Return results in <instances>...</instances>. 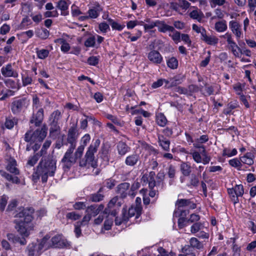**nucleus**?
I'll return each instance as SVG.
<instances>
[{"label":"nucleus","mask_w":256,"mask_h":256,"mask_svg":"<svg viewBox=\"0 0 256 256\" xmlns=\"http://www.w3.org/2000/svg\"><path fill=\"white\" fill-rule=\"evenodd\" d=\"M34 212V210L32 208H26L14 215L16 218H22L20 220H15L16 224V228L19 234L24 238L30 235V231L33 229L34 226L31 222L33 218L32 214Z\"/></svg>","instance_id":"obj_1"},{"label":"nucleus","mask_w":256,"mask_h":256,"mask_svg":"<svg viewBox=\"0 0 256 256\" xmlns=\"http://www.w3.org/2000/svg\"><path fill=\"white\" fill-rule=\"evenodd\" d=\"M56 169V160L51 157L42 158L38 166L36 171L32 174L34 180H37L40 177L43 183L46 182L48 176H53Z\"/></svg>","instance_id":"obj_2"},{"label":"nucleus","mask_w":256,"mask_h":256,"mask_svg":"<svg viewBox=\"0 0 256 256\" xmlns=\"http://www.w3.org/2000/svg\"><path fill=\"white\" fill-rule=\"evenodd\" d=\"M47 130L46 126L44 124L40 128H38L34 132L28 130L26 133L24 138V140L26 142H30L26 145V151L32 150L31 146L32 144L35 142H41L44 139L46 136Z\"/></svg>","instance_id":"obj_3"},{"label":"nucleus","mask_w":256,"mask_h":256,"mask_svg":"<svg viewBox=\"0 0 256 256\" xmlns=\"http://www.w3.org/2000/svg\"><path fill=\"white\" fill-rule=\"evenodd\" d=\"M100 143V141L99 139H96L94 142H92L88 148L84 155V158L80 161V166L84 167L87 164H90L92 166H94V154L97 152Z\"/></svg>","instance_id":"obj_4"},{"label":"nucleus","mask_w":256,"mask_h":256,"mask_svg":"<svg viewBox=\"0 0 256 256\" xmlns=\"http://www.w3.org/2000/svg\"><path fill=\"white\" fill-rule=\"evenodd\" d=\"M74 150V149L68 148L61 162L62 164V168L64 170H70L71 166L76 162L77 159L76 156H72Z\"/></svg>","instance_id":"obj_5"},{"label":"nucleus","mask_w":256,"mask_h":256,"mask_svg":"<svg viewBox=\"0 0 256 256\" xmlns=\"http://www.w3.org/2000/svg\"><path fill=\"white\" fill-rule=\"evenodd\" d=\"M50 247L57 248H68L70 242L64 238L62 235H56L51 239Z\"/></svg>","instance_id":"obj_6"},{"label":"nucleus","mask_w":256,"mask_h":256,"mask_svg":"<svg viewBox=\"0 0 256 256\" xmlns=\"http://www.w3.org/2000/svg\"><path fill=\"white\" fill-rule=\"evenodd\" d=\"M78 135V134L76 126H71L69 128L66 138L68 143L70 144L68 148H69L75 149L76 145Z\"/></svg>","instance_id":"obj_7"},{"label":"nucleus","mask_w":256,"mask_h":256,"mask_svg":"<svg viewBox=\"0 0 256 256\" xmlns=\"http://www.w3.org/2000/svg\"><path fill=\"white\" fill-rule=\"evenodd\" d=\"M44 110L42 108H40L36 112L34 110L30 122L34 124L36 126H40L44 120Z\"/></svg>","instance_id":"obj_8"},{"label":"nucleus","mask_w":256,"mask_h":256,"mask_svg":"<svg viewBox=\"0 0 256 256\" xmlns=\"http://www.w3.org/2000/svg\"><path fill=\"white\" fill-rule=\"evenodd\" d=\"M26 107V100L24 98L14 100L11 104V110L14 114H19L23 108Z\"/></svg>","instance_id":"obj_9"},{"label":"nucleus","mask_w":256,"mask_h":256,"mask_svg":"<svg viewBox=\"0 0 256 256\" xmlns=\"http://www.w3.org/2000/svg\"><path fill=\"white\" fill-rule=\"evenodd\" d=\"M130 184L128 182H123L116 187V192L120 198H125L128 195Z\"/></svg>","instance_id":"obj_10"},{"label":"nucleus","mask_w":256,"mask_h":256,"mask_svg":"<svg viewBox=\"0 0 256 256\" xmlns=\"http://www.w3.org/2000/svg\"><path fill=\"white\" fill-rule=\"evenodd\" d=\"M229 26L232 33L236 36L238 40H240L242 34L241 25L236 20L230 22Z\"/></svg>","instance_id":"obj_11"},{"label":"nucleus","mask_w":256,"mask_h":256,"mask_svg":"<svg viewBox=\"0 0 256 256\" xmlns=\"http://www.w3.org/2000/svg\"><path fill=\"white\" fill-rule=\"evenodd\" d=\"M1 72L4 77L17 78L18 76V73L12 68L11 64H8L2 67Z\"/></svg>","instance_id":"obj_12"},{"label":"nucleus","mask_w":256,"mask_h":256,"mask_svg":"<svg viewBox=\"0 0 256 256\" xmlns=\"http://www.w3.org/2000/svg\"><path fill=\"white\" fill-rule=\"evenodd\" d=\"M176 206L178 208L176 210H179L181 208L186 206H188L190 209L193 210L196 206V204L188 199H178L176 202Z\"/></svg>","instance_id":"obj_13"},{"label":"nucleus","mask_w":256,"mask_h":256,"mask_svg":"<svg viewBox=\"0 0 256 256\" xmlns=\"http://www.w3.org/2000/svg\"><path fill=\"white\" fill-rule=\"evenodd\" d=\"M150 61L155 64H160L163 60L162 56L157 50H152L148 55Z\"/></svg>","instance_id":"obj_14"},{"label":"nucleus","mask_w":256,"mask_h":256,"mask_svg":"<svg viewBox=\"0 0 256 256\" xmlns=\"http://www.w3.org/2000/svg\"><path fill=\"white\" fill-rule=\"evenodd\" d=\"M104 208V206L102 204L97 205L93 204L88 206L86 210V214H89L92 216H96L100 212H102Z\"/></svg>","instance_id":"obj_15"},{"label":"nucleus","mask_w":256,"mask_h":256,"mask_svg":"<svg viewBox=\"0 0 256 256\" xmlns=\"http://www.w3.org/2000/svg\"><path fill=\"white\" fill-rule=\"evenodd\" d=\"M102 10V8L100 4L98 2H96L94 6L88 10V14L90 18H96L98 16Z\"/></svg>","instance_id":"obj_16"},{"label":"nucleus","mask_w":256,"mask_h":256,"mask_svg":"<svg viewBox=\"0 0 256 256\" xmlns=\"http://www.w3.org/2000/svg\"><path fill=\"white\" fill-rule=\"evenodd\" d=\"M7 238L12 243H20L22 246L26 244V240L23 236H22V238H20L18 236H16L13 234H7Z\"/></svg>","instance_id":"obj_17"},{"label":"nucleus","mask_w":256,"mask_h":256,"mask_svg":"<svg viewBox=\"0 0 256 256\" xmlns=\"http://www.w3.org/2000/svg\"><path fill=\"white\" fill-rule=\"evenodd\" d=\"M142 207H136L134 206H132L128 209L127 216L128 218L134 216H136V218H138L142 214Z\"/></svg>","instance_id":"obj_18"},{"label":"nucleus","mask_w":256,"mask_h":256,"mask_svg":"<svg viewBox=\"0 0 256 256\" xmlns=\"http://www.w3.org/2000/svg\"><path fill=\"white\" fill-rule=\"evenodd\" d=\"M140 162V156L137 154H132L128 156L125 160L126 166H133Z\"/></svg>","instance_id":"obj_19"},{"label":"nucleus","mask_w":256,"mask_h":256,"mask_svg":"<svg viewBox=\"0 0 256 256\" xmlns=\"http://www.w3.org/2000/svg\"><path fill=\"white\" fill-rule=\"evenodd\" d=\"M120 198L119 196H116L114 197L108 203L107 208H105L104 210V212H110V208H113L115 207L118 208L120 206L122 203L120 202H118V200Z\"/></svg>","instance_id":"obj_20"},{"label":"nucleus","mask_w":256,"mask_h":256,"mask_svg":"<svg viewBox=\"0 0 256 256\" xmlns=\"http://www.w3.org/2000/svg\"><path fill=\"white\" fill-rule=\"evenodd\" d=\"M201 39L208 44L215 45L218 44V39L214 36H207L206 32L201 37Z\"/></svg>","instance_id":"obj_21"},{"label":"nucleus","mask_w":256,"mask_h":256,"mask_svg":"<svg viewBox=\"0 0 256 256\" xmlns=\"http://www.w3.org/2000/svg\"><path fill=\"white\" fill-rule=\"evenodd\" d=\"M16 162L15 160L10 158L8 161V164L6 166V170L10 172L13 173L15 174H18L19 171L16 168Z\"/></svg>","instance_id":"obj_22"},{"label":"nucleus","mask_w":256,"mask_h":256,"mask_svg":"<svg viewBox=\"0 0 256 256\" xmlns=\"http://www.w3.org/2000/svg\"><path fill=\"white\" fill-rule=\"evenodd\" d=\"M118 153L121 156H124L130 150V148L124 142H120L117 145Z\"/></svg>","instance_id":"obj_23"},{"label":"nucleus","mask_w":256,"mask_h":256,"mask_svg":"<svg viewBox=\"0 0 256 256\" xmlns=\"http://www.w3.org/2000/svg\"><path fill=\"white\" fill-rule=\"evenodd\" d=\"M128 220V217L127 216V210L124 208L122 210V214L121 216H117L115 218V224L117 226L120 225L122 223H126Z\"/></svg>","instance_id":"obj_24"},{"label":"nucleus","mask_w":256,"mask_h":256,"mask_svg":"<svg viewBox=\"0 0 256 256\" xmlns=\"http://www.w3.org/2000/svg\"><path fill=\"white\" fill-rule=\"evenodd\" d=\"M158 141L160 145L164 150L168 151L169 150L170 144L169 140L164 138V136L159 134L158 136Z\"/></svg>","instance_id":"obj_25"},{"label":"nucleus","mask_w":256,"mask_h":256,"mask_svg":"<svg viewBox=\"0 0 256 256\" xmlns=\"http://www.w3.org/2000/svg\"><path fill=\"white\" fill-rule=\"evenodd\" d=\"M254 157V156L252 153L247 152L244 156L241 157L240 161L245 164L250 166L254 164L253 159Z\"/></svg>","instance_id":"obj_26"},{"label":"nucleus","mask_w":256,"mask_h":256,"mask_svg":"<svg viewBox=\"0 0 256 256\" xmlns=\"http://www.w3.org/2000/svg\"><path fill=\"white\" fill-rule=\"evenodd\" d=\"M18 119L12 116H8L6 118L4 122V126L8 129H12L14 125L17 124Z\"/></svg>","instance_id":"obj_27"},{"label":"nucleus","mask_w":256,"mask_h":256,"mask_svg":"<svg viewBox=\"0 0 256 256\" xmlns=\"http://www.w3.org/2000/svg\"><path fill=\"white\" fill-rule=\"evenodd\" d=\"M190 16L194 20H196L199 22H200L202 18H204V14L200 10L196 8V10H192L189 14Z\"/></svg>","instance_id":"obj_28"},{"label":"nucleus","mask_w":256,"mask_h":256,"mask_svg":"<svg viewBox=\"0 0 256 256\" xmlns=\"http://www.w3.org/2000/svg\"><path fill=\"white\" fill-rule=\"evenodd\" d=\"M103 188H100L98 191L94 194H92L90 196V200L92 202H99L102 201L104 197V196L100 194L102 192Z\"/></svg>","instance_id":"obj_29"},{"label":"nucleus","mask_w":256,"mask_h":256,"mask_svg":"<svg viewBox=\"0 0 256 256\" xmlns=\"http://www.w3.org/2000/svg\"><path fill=\"white\" fill-rule=\"evenodd\" d=\"M57 8L61 10L62 15L66 16L68 12L66 11L68 9V4L66 2V0H60L57 2Z\"/></svg>","instance_id":"obj_30"},{"label":"nucleus","mask_w":256,"mask_h":256,"mask_svg":"<svg viewBox=\"0 0 256 256\" xmlns=\"http://www.w3.org/2000/svg\"><path fill=\"white\" fill-rule=\"evenodd\" d=\"M228 48L231 50L234 56L240 58V48L237 45L236 42L234 41L228 44Z\"/></svg>","instance_id":"obj_31"},{"label":"nucleus","mask_w":256,"mask_h":256,"mask_svg":"<svg viewBox=\"0 0 256 256\" xmlns=\"http://www.w3.org/2000/svg\"><path fill=\"white\" fill-rule=\"evenodd\" d=\"M226 22L225 20L219 21L215 24V29L218 32H224L227 29Z\"/></svg>","instance_id":"obj_32"},{"label":"nucleus","mask_w":256,"mask_h":256,"mask_svg":"<svg viewBox=\"0 0 256 256\" xmlns=\"http://www.w3.org/2000/svg\"><path fill=\"white\" fill-rule=\"evenodd\" d=\"M190 246L192 248L201 249L203 248V244L196 238H192L190 240Z\"/></svg>","instance_id":"obj_33"},{"label":"nucleus","mask_w":256,"mask_h":256,"mask_svg":"<svg viewBox=\"0 0 256 256\" xmlns=\"http://www.w3.org/2000/svg\"><path fill=\"white\" fill-rule=\"evenodd\" d=\"M180 170L182 174L185 176H188L191 172V167L186 162H183L180 165Z\"/></svg>","instance_id":"obj_34"},{"label":"nucleus","mask_w":256,"mask_h":256,"mask_svg":"<svg viewBox=\"0 0 256 256\" xmlns=\"http://www.w3.org/2000/svg\"><path fill=\"white\" fill-rule=\"evenodd\" d=\"M107 20L113 30H116L120 31L122 30L125 26L124 25H121L110 18H108Z\"/></svg>","instance_id":"obj_35"},{"label":"nucleus","mask_w":256,"mask_h":256,"mask_svg":"<svg viewBox=\"0 0 256 256\" xmlns=\"http://www.w3.org/2000/svg\"><path fill=\"white\" fill-rule=\"evenodd\" d=\"M42 155L40 153L37 152L33 156H30L28 160L27 164L30 166H34L38 161Z\"/></svg>","instance_id":"obj_36"},{"label":"nucleus","mask_w":256,"mask_h":256,"mask_svg":"<svg viewBox=\"0 0 256 256\" xmlns=\"http://www.w3.org/2000/svg\"><path fill=\"white\" fill-rule=\"evenodd\" d=\"M168 67L172 69H176L178 66V60L175 57L169 58L166 60Z\"/></svg>","instance_id":"obj_37"},{"label":"nucleus","mask_w":256,"mask_h":256,"mask_svg":"<svg viewBox=\"0 0 256 256\" xmlns=\"http://www.w3.org/2000/svg\"><path fill=\"white\" fill-rule=\"evenodd\" d=\"M140 187V182L137 181L134 182L131 186L130 189L129 190L128 195L132 198L134 197L136 194V190Z\"/></svg>","instance_id":"obj_38"},{"label":"nucleus","mask_w":256,"mask_h":256,"mask_svg":"<svg viewBox=\"0 0 256 256\" xmlns=\"http://www.w3.org/2000/svg\"><path fill=\"white\" fill-rule=\"evenodd\" d=\"M204 228L203 224L200 222L194 223L190 227V232L192 234H196L198 232Z\"/></svg>","instance_id":"obj_39"},{"label":"nucleus","mask_w":256,"mask_h":256,"mask_svg":"<svg viewBox=\"0 0 256 256\" xmlns=\"http://www.w3.org/2000/svg\"><path fill=\"white\" fill-rule=\"evenodd\" d=\"M60 114L61 113L58 110L54 111L50 116V122H58L60 117Z\"/></svg>","instance_id":"obj_40"},{"label":"nucleus","mask_w":256,"mask_h":256,"mask_svg":"<svg viewBox=\"0 0 256 256\" xmlns=\"http://www.w3.org/2000/svg\"><path fill=\"white\" fill-rule=\"evenodd\" d=\"M36 246V244L34 243L30 244L28 245L26 250L27 256H34Z\"/></svg>","instance_id":"obj_41"},{"label":"nucleus","mask_w":256,"mask_h":256,"mask_svg":"<svg viewBox=\"0 0 256 256\" xmlns=\"http://www.w3.org/2000/svg\"><path fill=\"white\" fill-rule=\"evenodd\" d=\"M36 52L38 57L40 59H44L49 54V51L46 49L39 50L38 48H36Z\"/></svg>","instance_id":"obj_42"},{"label":"nucleus","mask_w":256,"mask_h":256,"mask_svg":"<svg viewBox=\"0 0 256 256\" xmlns=\"http://www.w3.org/2000/svg\"><path fill=\"white\" fill-rule=\"evenodd\" d=\"M237 150L236 148H233L232 150H230L228 148H225L222 151V156L231 157L236 156L237 154Z\"/></svg>","instance_id":"obj_43"},{"label":"nucleus","mask_w":256,"mask_h":256,"mask_svg":"<svg viewBox=\"0 0 256 256\" xmlns=\"http://www.w3.org/2000/svg\"><path fill=\"white\" fill-rule=\"evenodd\" d=\"M36 34L41 39L45 40L48 38L50 32L46 29L42 28L41 30L36 32Z\"/></svg>","instance_id":"obj_44"},{"label":"nucleus","mask_w":256,"mask_h":256,"mask_svg":"<svg viewBox=\"0 0 256 256\" xmlns=\"http://www.w3.org/2000/svg\"><path fill=\"white\" fill-rule=\"evenodd\" d=\"M172 34H169V36L172 38V40L176 43H178L180 40L181 34L180 32L176 31L174 30V32H172Z\"/></svg>","instance_id":"obj_45"},{"label":"nucleus","mask_w":256,"mask_h":256,"mask_svg":"<svg viewBox=\"0 0 256 256\" xmlns=\"http://www.w3.org/2000/svg\"><path fill=\"white\" fill-rule=\"evenodd\" d=\"M8 197L6 195H3L0 198V210L2 212L4 211L5 207L7 204Z\"/></svg>","instance_id":"obj_46"},{"label":"nucleus","mask_w":256,"mask_h":256,"mask_svg":"<svg viewBox=\"0 0 256 256\" xmlns=\"http://www.w3.org/2000/svg\"><path fill=\"white\" fill-rule=\"evenodd\" d=\"M81 215L77 214L75 212H68L66 214V218L68 220H76L80 218Z\"/></svg>","instance_id":"obj_47"},{"label":"nucleus","mask_w":256,"mask_h":256,"mask_svg":"<svg viewBox=\"0 0 256 256\" xmlns=\"http://www.w3.org/2000/svg\"><path fill=\"white\" fill-rule=\"evenodd\" d=\"M167 120L166 118L164 116V115L162 114H160L158 115L156 117V122L157 124L161 126H164L166 124Z\"/></svg>","instance_id":"obj_48"},{"label":"nucleus","mask_w":256,"mask_h":256,"mask_svg":"<svg viewBox=\"0 0 256 256\" xmlns=\"http://www.w3.org/2000/svg\"><path fill=\"white\" fill-rule=\"evenodd\" d=\"M192 249L190 246H186L182 248V252L186 256H196L195 254L192 252Z\"/></svg>","instance_id":"obj_49"},{"label":"nucleus","mask_w":256,"mask_h":256,"mask_svg":"<svg viewBox=\"0 0 256 256\" xmlns=\"http://www.w3.org/2000/svg\"><path fill=\"white\" fill-rule=\"evenodd\" d=\"M96 43V38L94 36L88 37L84 42L86 47H94Z\"/></svg>","instance_id":"obj_50"},{"label":"nucleus","mask_w":256,"mask_h":256,"mask_svg":"<svg viewBox=\"0 0 256 256\" xmlns=\"http://www.w3.org/2000/svg\"><path fill=\"white\" fill-rule=\"evenodd\" d=\"M4 82L6 86L13 89H19L20 86H18L16 84L14 80L10 79H7L4 80Z\"/></svg>","instance_id":"obj_51"},{"label":"nucleus","mask_w":256,"mask_h":256,"mask_svg":"<svg viewBox=\"0 0 256 256\" xmlns=\"http://www.w3.org/2000/svg\"><path fill=\"white\" fill-rule=\"evenodd\" d=\"M228 192L234 203H237L238 202V196H236V193L233 188H228Z\"/></svg>","instance_id":"obj_52"},{"label":"nucleus","mask_w":256,"mask_h":256,"mask_svg":"<svg viewBox=\"0 0 256 256\" xmlns=\"http://www.w3.org/2000/svg\"><path fill=\"white\" fill-rule=\"evenodd\" d=\"M32 82V78L28 75H22V83L24 86L30 84Z\"/></svg>","instance_id":"obj_53"},{"label":"nucleus","mask_w":256,"mask_h":256,"mask_svg":"<svg viewBox=\"0 0 256 256\" xmlns=\"http://www.w3.org/2000/svg\"><path fill=\"white\" fill-rule=\"evenodd\" d=\"M200 220V216L196 214H192L190 215V217L187 220L186 222L188 224L198 222Z\"/></svg>","instance_id":"obj_54"},{"label":"nucleus","mask_w":256,"mask_h":256,"mask_svg":"<svg viewBox=\"0 0 256 256\" xmlns=\"http://www.w3.org/2000/svg\"><path fill=\"white\" fill-rule=\"evenodd\" d=\"M233 189L236 193L237 196H242L244 192L243 186L242 184H236Z\"/></svg>","instance_id":"obj_55"},{"label":"nucleus","mask_w":256,"mask_h":256,"mask_svg":"<svg viewBox=\"0 0 256 256\" xmlns=\"http://www.w3.org/2000/svg\"><path fill=\"white\" fill-rule=\"evenodd\" d=\"M229 164L232 167L237 168L238 170L240 169L242 164L241 161L238 160L237 158L230 160L228 162Z\"/></svg>","instance_id":"obj_56"},{"label":"nucleus","mask_w":256,"mask_h":256,"mask_svg":"<svg viewBox=\"0 0 256 256\" xmlns=\"http://www.w3.org/2000/svg\"><path fill=\"white\" fill-rule=\"evenodd\" d=\"M199 182L198 176L194 174H192L190 180V185L194 187H196L198 185Z\"/></svg>","instance_id":"obj_57"},{"label":"nucleus","mask_w":256,"mask_h":256,"mask_svg":"<svg viewBox=\"0 0 256 256\" xmlns=\"http://www.w3.org/2000/svg\"><path fill=\"white\" fill-rule=\"evenodd\" d=\"M164 82L167 84L168 83V81L165 79H159L152 84V87L153 88H156L161 86L164 84Z\"/></svg>","instance_id":"obj_58"},{"label":"nucleus","mask_w":256,"mask_h":256,"mask_svg":"<svg viewBox=\"0 0 256 256\" xmlns=\"http://www.w3.org/2000/svg\"><path fill=\"white\" fill-rule=\"evenodd\" d=\"M98 28L100 32L102 33H106L108 30H110L108 24L105 22L100 23L98 25Z\"/></svg>","instance_id":"obj_59"},{"label":"nucleus","mask_w":256,"mask_h":256,"mask_svg":"<svg viewBox=\"0 0 256 256\" xmlns=\"http://www.w3.org/2000/svg\"><path fill=\"white\" fill-rule=\"evenodd\" d=\"M189 213V211L188 210H175L174 213V217H184V218L187 216V214Z\"/></svg>","instance_id":"obj_60"},{"label":"nucleus","mask_w":256,"mask_h":256,"mask_svg":"<svg viewBox=\"0 0 256 256\" xmlns=\"http://www.w3.org/2000/svg\"><path fill=\"white\" fill-rule=\"evenodd\" d=\"M17 206V201L16 200H12L8 204L6 208L7 212H12L14 210Z\"/></svg>","instance_id":"obj_61"},{"label":"nucleus","mask_w":256,"mask_h":256,"mask_svg":"<svg viewBox=\"0 0 256 256\" xmlns=\"http://www.w3.org/2000/svg\"><path fill=\"white\" fill-rule=\"evenodd\" d=\"M50 133L60 131V128L58 124V122H50Z\"/></svg>","instance_id":"obj_62"},{"label":"nucleus","mask_w":256,"mask_h":256,"mask_svg":"<svg viewBox=\"0 0 256 256\" xmlns=\"http://www.w3.org/2000/svg\"><path fill=\"white\" fill-rule=\"evenodd\" d=\"M232 252L234 256H240V248L238 245L235 244V239L234 240L232 244Z\"/></svg>","instance_id":"obj_63"},{"label":"nucleus","mask_w":256,"mask_h":256,"mask_svg":"<svg viewBox=\"0 0 256 256\" xmlns=\"http://www.w3.org/2000/svg\"><path fill=\"white\" fill-rule=\"evenodd\" d=\"M61 41V48L60 49L62 52H68L70 49V46L69 44H68L65 40H60Z\"/></svg>","instance_id":"obj_64"}]
</instances>
